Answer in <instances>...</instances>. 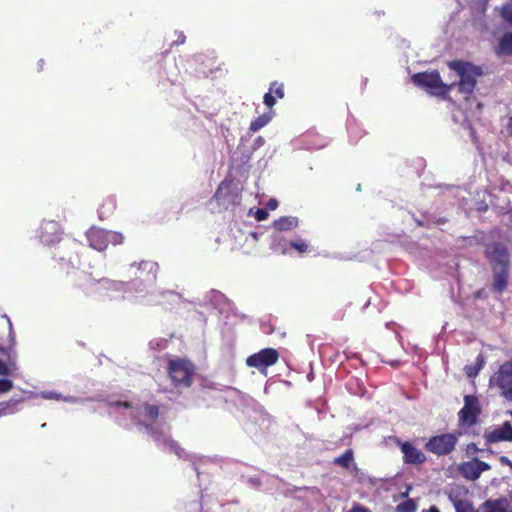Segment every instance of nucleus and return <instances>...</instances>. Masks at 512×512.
<instances>
[{"label":"nucleus","instance_id":"1","mask_svg":"<svg viewBox=\"0 0 512 512\" xmlns=\"http://www.w3.org/2000/svg\"><path fill=\"white\" fill-rule=\"evenodd\" d=\"M448 67L457 73L459 81L454 82L460 93L470 95L477 83V78L483 74L481 67L463 60L448 62Z\"/></svg>","mask_w":512,"mask_h":512},{"label":"nucleus","instance_id":"2","mask_svg":"<svg viewBox=\"0 0 512 512\" xmlns=\"http://www.w3.org/2000/svg\"><path fill=\"white\" fill-rule=\"evenodd\" d=\"M167 372L175 387L188 388L193 383L195 366L187 358H169Z\"/></svg>","mask_w":512,"mask_h":512},{"label":"nucleus","instance_id":"3","mask_svg":"<svg viewBox=\"0 0 512 512\" xmlns=\"http://www.w3.org/2000/svg\"><path fill=\"white\" fill-rule=\"evenodd\" d=\"M412 81L415 85L426 88L429 93L437 96L447 95L456 85L444 83L437 70L416 73L412 76Z\"/></svg>","mask_w":512,"mask_h":512},{"label":"nucleus","instance_id":"4","mask_svg":"<svg viewBox=\"0 0 512 512\" xmlns=\"http://www.w3.org/2000/svg\"><path fill=\"white\" fill-rule=\"evenodd\" d=\"M460 435L461 432L457 431L432 436L427 440L424 448L438 457L447 456L455 450Z\"/></svg>","mask_w":512,"mask_h":512},{"label":"nucleus","instance_id":"5","mask_svg":"<svg viewBox=\"0 0 512 512\" xmlns=\"http://www.w3.org/2000/svg\"><path fill=\"white\" fill-rule=\"evenodd\" d=\"M490 386L498 388L507 401H512V361L500 365L498 371L490 378Z\"/></svg>","mask_w":512,"mask_h":512},{"label":"nucleus","instance_id":"6","mask_svg":"<svg viewBox=\"0 0 512 512\" xmlns=\"http://www.w3.org/2000/svg\"><path fill=\"white\" fill-rule=\"evenodd\" d=\"M480 414L481 406L478 397L475 395H465L464 406L458 412L459 424L472 427L477 423Z\"/></svg>","mask_w":512,"mask_h":512},{"label":"nucleus","instance_id":"7","mask_svg":"<svg viewBox=\"0 0 512 512\" xmlns=\"http://www.w3.org/2000/svg\"><path fill=\"white\" fill-rule=\"evenodd\" d=\"M280 354L274 348H264L257 353L247 357L246 365L264 372L268 367L275 365L279 360Z\"/></svg>","mask_w":512,"mask_h":512},{"label":"nucleus","instance_id":"8","mask_svg":"<svg viewBox=\"0 0 512 512\" xmlns=\"http://www.w3.org/2000/svg\"><path fill=\"white\" fill-rule=\"evenodd\" d=\"M491 469V465L487 462L473 457L469 461H464L458 466L459 474L469 481H476L480 478L481 474Z\"/></svg>","mask_w":512,"mask_h":512},{"label":"nucleus","instance_id":"9","mask_svg":"<svg viewBox=\"0 0 512 512\" xmlns=\"http://www.w3.org/2000/svg\"><path fill=\"white\" fill-rule=\"evenodd\" d=\"M9 324V338L11 345L9 348H4L0 346V352L3 355H6L7 361H3L0 359V376L1 377H9L13 374L16 369V360L12 355L14 353L13 346L15 345V334L12 328V323L9 318H7Z\"/></svg>","mask_w":512,"mask_h":512},{"label":"nucleus","instance_id":"10","mask_svg":"<svg viewBox=\"0 0 512 512\" xmlns=\"http://www.w3.org/2000/svg\"><path fill=\"white\" fill-rule=\"evenodd\" d=\"M396 445L403 454V462L408 465H422L426 462V455L422 450L414 446L409 441H401L399 438L395 440Z\"/></svg>","mask_w":512,"mask_h":512},{"label":"nucleus","instance_id":"11","mask_svg":"<svg viewBox=\"0 0 512 512\" xmlns=\"http://www.w3.org/2000/svg\"><path fill=\"white\" fill-rule=\"evenodd\" d=\"M486 257L497 267L509 266V254L507 248L502 243L496 242L486 247Z\"/></svg>","mask_w":512,"mask_h":512},{"label":"nucleus","instance_id":"12","mask_svg":"<svg viewBox=\"0 0 512 512\" xmlns=\"http://www.w3.org/2000/svg\"><path fill=\"white\" fill-rule=\"evenodd\" d=\"M90 247L97 251H104L109 244V231L91 227L86 233Z\"/></svg>","mask_w":512,"mask_h":512},{"label":"nucleus","instance_id":"13","mask_svg":"<svg viewBox=\"0 0 512 512\" xmlns=\"http://www.w3.org/2000/svg\"><path fill=\"white\" fill-rule=\"evenodd\" d=\"M237 195L232 193V184L229 181H222L218 186L214 198L219 205L228 207L236 203Z\"/></svg>","mask_w":512,"mask_h":512},{"label":"nucleus","instance_id":"14","mask_svg":"<svg viewBox=\"0 0 512 512\" xmlns=\"http://www.w3.org/2000/svg\"><path fill=\"white\" fill-rule=\"evenodd\" d=\"M485 439L489 443H497L500 441H512V425L509 421H505L501 426L496 427L485 435Z\"/></svg>","mask_w":512,"mask_h":512},{"label":"nucleus","instance_id":"15","mask_svg":"<svg viewBox=\"0 0 512 512\" xmlns=\"http://www.w3.org/2000/svg\"><path fill=\"white\" fill-rule=\"evenodd\" d=\"M509 282L508 266L497 267L493 266V282L492 290L498 294L503 293L507 288Z\"/></svg>","mask_w":512,"mask_h":512},{"label":"nucleus","instance_id":"16","mask_svg":"<svg viewBox=\"0 0 512 512\" xmlns=\"http://www.w3.org/2000/svg\"><path fill=\"white\" fill-rule=\"evenodd\" d=\"M284 97V84L278 81H273L269 86V91L264 94L263 101L267 107L272 108L276 104L277 99H283Z\"/></svg>","mask_w":512,"mask_h":512},{"label":"nucleus","instance_id":"17","mask_svg":"<svg viewBox=\"0 0 512 512\" xmlns=\"http://www.w3.org/2000/svg\"><path fill=\"white\" fill-rule=\"evenodd\" d=\"M299 220L295 216H283L273 222V228L279 232L289 231L298 226Z\"/></svg>","mask_w":512,"mask_h":512},{"label":"nucleus","instance_id":"18","mask_svg":"<svg viewBox=\"0 0 512 512\" xmlns=\"http://www.w3.org/2000/svg\"><path fill=\"white\" fill-rule=\"evenodd\" d=\"M481 508L483 512H509L505 499L486 500Z\"/></svg>","mask_w":512,"mask_h":512},{"label":"nucleus","instance_id":"19","mask_svg":"<svg viewBox=\"0 0 512 512\" xmlns=\"http://www.w3.org/2000/svg\"><path fill=\"white\" fill-rule=\"evenodd\" d=\"M23 402L22 398H11L0 402V417L7 416L19 411V404Z\"/></svg>","mask_w":512,"mask_h":512},{"label":"nucleus","instance_id":"20","mask_svg":"<svg viewBox=\"0 0 512 512\" xmlns=\"http://www.w3.org/2000/svg\"><path fill=\"white\" fill-rule=\"evenodd\" d=\"M72 278H73V286L75 288L80 289L85 295L89 294L88 286L91 283V281L82 273L77 272L75 270L72 271Z\"/></svg>","mask_w":512,"mask_h":512},{"label":"nucleus","instance_id":"21","mask_svg":"<svg viewBox=\"0 0 512 512\" xmlns=\"http://www.w3.org/2000/svg\"><path fill=\"white\" fill-rule=\"evenodd\" d=\"M333 464L340 466L344 469H350L354 464V452L352 449H347L342 455L333 460Z\"/></svg>","mask_w":512,"mask_h":512},{"label":"nucleus","instance_id":"22","mask_svg":"<svg viewBox=\"0 0 512 512\" xmlns=\"http://www.w3.org/2000/svg\"><path fill=\"white\" fill-rule=\"evenodd\" d=\"M496 53L512 54V32H507L500 38Z\"/></svg>","mask_w":512,"mask_h":512},{"label":"nucleus","instance_id":"23","mask_svg":"<svg viewBox=\"0 0 512 512\" xmlns=\"http://www.w3.org/2000/svg\"><path fill=\"white\" fill-rule=\"evenodd\" d=\"M449 498L452 501L455 512H477L472 502L462 499H453L451 495L449 496Z\"/></svg>","mask_w":512,"mask_h":512},{"label":"nucleus","instance_id":"24","mask_svg":"<svg viewBox=\"0 0 512 512\" xmlns=\"http://www.w3.org/2000/svg\"><path fill=\"white\" fill-rule=\"evenodd\" d=\"M271 120V117L267 114L260 115L259 117L255 118L251 121L249 126V131L251 132H257L261 128H263L265 125H267Z\"/></svg>","mask_w":512,"mask_h":512},{"label":"nucleus","instance_id":"25","mask_svg":"<svg viewBox=\"0 0 512 512\" xmlns=\"http://www.w3.org/2000/svg\"><path fill=\"white\" fill-rule=\"evenodd\" d=\"M143 414L146 418L155 422L159 416V407L157 405L145 403L143 404Z\"/></svg>","mask_w":512,"mask_h":512},{"label":"nucleus","instance_id":"26","mask_svg":"<svg viewBox=\"0 0 512 512\" xmlns=\"http://www.w3.org/2000/svg\"><path fill=\"white\" fill-rule=\"evenodd\" d=\"M500 16L505 22L512 24V0L500 7Z\"/></svg>","mask_w":512,"mask_h":512},{"label":"nucleus","instance_id":"27","mask_svg":"<svg viewBox=\"0 0 512 512\" xmlns=\"http://www.w3.org/2000/svg\"><path fill=\"white\" fill-rule=\"evenodd\" d=\"M483 366V360L478 357L475 365H468L465 367L466 375L470 378H474L478 375L480 369Z\"/></svg>","mask_w":512,"mask_h":512},{"label":"nucleus","instance_id":"28","mask_svg":"<svg viewBox=\"0 0 512 512\" xmlns=\"http://www.w3.org/2000/svg\"><path fill=\"white\" fill-rule=\"evenodd\" d=\"M397 512H416V504L412 499L405 500L396 506Z\"/></svg>","mask_w":512,"mask_h":512},{"label":"nucleus","instance_id":"29","mask_svg":"<svg viewBox=\"0 0 512 512\" xmlns=\"http://www.w3.org/2000/svg\"><path fill=\"white\" fill-rule=\"evenodd\" d=\"M14 388V383L7 377L0 378V395L10 392Z\"/></svg>","mask_w":512,"mask_h":512},{"label":"nucleus","instance_id":"30","mask_svg":"<svg viewBox=\"0 0 512 512\" xmlns=\"http://www.w3.org/2000/svg\"><path fill=\"white\" fill-rule=\"evenodd\" d=\"M165 444L169 447L170 451L175 453L177 456L181 457L184 450L181 448L177 441L172 439L165 440Z\"/></svg>","mask_w":512,"mask_h":512},{"label":"nucleus","instance_id":"31","mask_svg":"<svg viewBox=\"0 0 512 512\" xmlns=\"http://www.w3.org/2000/svg\"><path fill=\"white\" fill-rule=\"evenodd\" d=\"M290 247L297 250L300 254L306 253L308 251V245L303 240L290 242Z\"/></svg>","mask_w":512,"mask_h":512},{"label":"nucleus","instance_id":"32","mask_svg":"<svg viewBox=\"0 0 512 512\" xmlns=\"http://www.w3.org/2000/svg\"><path fill=\"white\" fill-rule=\"evenodd\" d=\"M123 239L124 238L120 233L109 231V243L118 245L123 242Z\"/></svg>","mask_w":512,"mask_h":512},{"label":"nucleus","instance_id":"33","mask_svg":"<svg viewBox=\"0 0 512 512\" xmlns=\"http://www.w3.org/2000/svg\"><path fill=\"white\" fill-rule=\"evenodd\" d=\"M255 219L257 221H264L268 218L269 214L267 212L266 209H263V208H258L256 211H255Z\"/></svg>","mask_w":512,"mask_h":512},{"label":"nucleus","instance_id":"34","mask_svg":"<svg viewBox=\"0 0 512 512\" xmlns=\"http://www.w3.org/2000/svg\"><path fill=\"white\" fill-rule=\"evenodd\" d=\"M347 512H372L368 507H365L359 503H354Z\"/></svg>","mask_w":512,"mask_h":512},{"label":"nucleus","instance_id":"35","mask_svg":"<svg viewBox=\"0 0 512 512\" xmlns=\"http://www.w3.org/2000/svg\"><path fill=\"white\" fill-rule=\"evenodd\" d=\"M479 451H480V449L478 448V446L475 443L467 444L466 449H465L467 456L475 455Z\"/></svg>","mask_w":512,"mask_h":512},{"label":"nucleus","instance_id":"36","mask_svg":"<svg viewBox=\"0 0 512 512\" xmlns=\"http://www.w3.org/2000/svg\"><path fill=\"white\" fill-rule=\"evenodd\" d=\"M499 462H500L502 465L509 466V467H510V469L512 470V461H511L507 456H500V457H499Z\"/></svg>","mask_w":512,"mask_h":512},{"label":"nucleus","instance_id":"37","mask_svg":"<svg viewBox=\"0 0 512 512\" xmlns=\"http://www.w3.org/2000/svg\"><path fill=\"white\" fill-rule=\"evenodd\" d=\"M266 207L270 210H275L278 207V201L276 199H269Z\"/></svg>","mask_w":512,"mask_h":512},{"label":"nucleus","instance_id":"38","mask_svg":"<svg viewBox=\"0 0 512 512\" xmlns=\"http://www.w3.org/2000/svg\"><path fill=\"white\" fill-rule=\"evenodd\" d=\"M315 136L316 134H314L313 132H307L303 135V141L308 142L310 138H313Z\"/></svg>","mask_w":512,"mask_h":512},{"label":"nucleus","instance_id":"39","mask_svg":"<svg viewBox=\"0 0 512 512\" xmlns=\"http://www.w3.org/2000/svg\"><path fill=\"white\" fill-rule=\"evenodd\" d=\"M115 406H122V407H125V408H130L131 407V404L127 401H124V402H121V401H117L115 404Z\"/></svg>","mask_w":512,"mask_h":512},{"label":"nucleus","instance_id":"40","mask_svg":"<svg viewBox=\"0 0 512 512\" xmlns=\"http://www.w3.org/2000/svg\"><path fill=\"white\" fill-rule=\"evenodd\" d=\"M507 131L510 136H512V117L509 118L508 124H507Z\"/></svg>","mask_w":512,"mask_h":512},{"label":"nucleus","instance_id":"41","mask_svg":"<svg viewBox=\"0 0 512 512\" xmlns=\"http://www.w3.org/2000/svg\"><path fill=\"white\" fill-rule=\"evenodd\" d=\"M425 512H440L439 508L435 505H432Z\"/></svg>","mask_w":512,"mask_h":512},{"label":"nucleus","instance_id":"42","mask_svg":"<svg viewBox=\"0 0 512 512\" xmlns=\"http://www.w3.org/2000/svg\"><path fill=\"white\" fill-rule=\"evenodd\" d=\"M263 143H264V138H263L262 136L257 137V139L255 140V144H256L257 146H260V145H262Z\"/></svg>","mask_w":512,"mask_h":512},{"label":"nucleus","instance_id":"43","mask_svg":"<svg viewBox=\"0 0 512 512\" xmlns=\"http://www.w3.org/2000/svg\"><path fill=\"white\" fill-rule=\"evenodd\" d=\"M482 294H483V290H479V291H477V292L474 294V297H475V298H481V297H482Z\"/></svg>","mask_w":512,"mask_h":512},{"label":"nucleus","instance_id":"44","mask_svg":"<svg viewBox=\"0 0 512 512\" xmlns=\"http://www.w3.org/2000/svg\"><path fill=\"white\" fill-rule=\"evenodd\" d=\"M43 65H44V60L41 59L38 61V66H39V69L42 70L43 69Z\"/></svg>","mask_w":512,"mask_h":512},{"label":"nucleus","instance_id":"45","mask_svg":"<svg viewBox=\"0 0 512 512\" xmlns=\"http://www.w3.org/2000/svg\"><path fill=\"white\" fill-rule=\"evenodd\" d=\"M322 145L314 146L313 148H321Z\"/></svg>","mask_w":512,"mask_h":512}]
</instances>
